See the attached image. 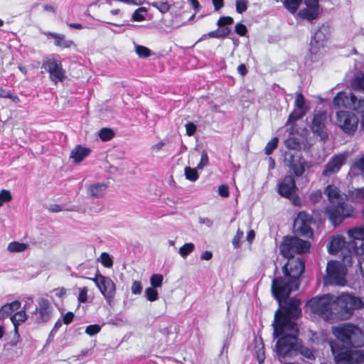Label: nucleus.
<instances>
[{
    "instance_id": "nucleus-37",
    "label": "nucleus",
    "mask_w": 364,
    "mask_h": 364,
    "mask_svg": "<svg viewBox=\"0 0 364 364\" xmlns=\"http://www.w3.org/2000/svg\"><path fill=\"white\" fill-rule=\"evenodd\" d=\"M151 6L157 9L161 13L165 14L170 9V5L166 1L151 3Z\"/></svg>"
},
{
    "instance_id": "nucleus-32",
    "label": "nucleus",
    "mask_w": 364,
    "mask_h": 364,
    "mask_svg": "<svg viewBox=\"0 0 364 364\" xmlns=\"http://www.w3.org/2000/svg\"><path fill=\"white\" fill-rule=\"evenodd\" d=\"M134 51L141 58H147L151 55V51L146 46L134 43Z\"/></svg>"
},
{
    "instance_id": "nucleus-11",
    "label": "nucleus",
    "mask_w": 364,
    "mask_h": 364,
    "mask_svg": "<svg viewBox=\"0 0 364 364\" xmlns=\"http://www.w3.org/2000/svg\"><path fill=\"white\" fill-rule=\"evenodd\" d=\"M358 119L350 112L339 111L336 113V124L346 134H353L358 127Z\"/></svg>"
},
{
    "instance_id": "nucleus-31",
    "label": "nucleus",
    "mask_w": 364,
    "mask_h": 364,
    "mask_svg": "<svg viewBox=\"0 0 364 364\" xmlns=\"http://www.w3.org/2000/svg\"><path fill=\"white\" fill-rule=\"evenodd\" d=\"M307 109L296 108L289 116L287 124H294L298 119L302 118L306 113Z\"/></svg>"
},
{
    "instance_id": "nucleus-38",
    "label": "nucleus",
    "mask_w": 364,
    "mask_h": 364,
    "mask_svg": "<svg viewBox=\"0 0 364 364\" xmlns=\"http://www.w3.org/2000/svg\"><path fill=\"white\" fill-rule=\"evenodd\" d=\"M350 109L363 114L364 113V99L358 100L355 96V100H353V105Z\"/></svg>"
},
{
    "instance_id": "nucleus-45",
    "label": "nucleus",
    "mask_w": 364,
    "mask_h": 364,
    "mask_svg": "<svg viewBox=\"0 0 364 364\" xmlns=\"http://www.w3.org/2000/svg\"><path fill=\"white\" fill-rule=\"evenodd\" d=\"M100 329H101V327L99 325H97V324L90 325L86 327L85 333L87 335L92 336H95V334H97V333H99Z\"/></svg>"
},
{
    "instance_id": "nucleus-63",
    "label": "nucleus",
    "mask_w": 364,
    "mask_h": 364,
    "mask_svg": "<svg viewBox=\"0 0 364 364\" xmlns=\"http://www.w3.org/2000/svg\"><path fill=\"white\" fill-rule=\"evenodd\" d=\"M218 32H220V38H225L230 33V29L228 27H225L218 30Z\"/></svg>"
},
{
    "instance_id": "nucleus-8",
    "label": "nucleus",
    "mask_w": 364,
    "mask_h": 364,
    "mask_svg": "<svg viewBox=\"0 0 364 364\" xmlns=\"http://www.w3.org/2000/svg\"><path fill=\"white\" fill-rule=\"evenodd\" d=\"M319 14V4L318 0H304L295 18L300 21L312 22Z\"/></svg>"
},
{
    "instance_id": "nucleus-64",
    "label": "nucleus",
    "mask_w": 364,
    "mask_h": 364,
    "mask_svg": "<svg viewBox=\"0 0 364 364\" xmlns=\"http://www.w3.org/2000/svg\"><path fill=\"white\" fill-rule=\"evenodd\" d=\"M7 97H10V91L0 87V97L7 98Z\"/></svg>"
},
{
    "instance_id": "nucleus-7",
    "label": "nucleus",
    "mask_w": 364,
    "mask_h": 364,
    "mask_svg": "<svg viewBox=\"0 0 364 364\" xmlns=\"http://www.w3.org/2000/svg\"><path fill=\"white\" fill-rule=\"evenodd\" d=\"M331 32L326 25L320 26L314 33L310 41L309 58L312 62L321 59L326 52Z\"/></svg>"
},
{
    "instance_id": "nucleus-43",
    "label": "nucleus",
    "mask_w": 364,
    "mask_h": 364,
    "mask_svg": "<svg viewBox=\"0 0 364 364\" xmlns=\"http://www.w3.org/2000/svg\"><path fill=\"white\" fill-rule=\"evenodd\" d=\"M247 0H237L235 2L236 11L238 14H242L247 9Z\"/></svg>"
},
{
    "instance_id": "nucleus-24",
    "label": "nucleus",
    "mask_w": 364,
    "mask_h": 364,
    "mask_svg": "<svg viewBox=\"0 0 364 364\" xmlns=\"http://www.w3.org/2000/svg\"><path fill=\"white\" fill-rule=\"evenodd\" d=\"M90 153V149L89 148L77 146L72 150L70 156L75 163H80L84 160Z\"/></svg>"
},
{
    "instance_id": "nucleus-57",
    "label": "nucleus",
    "mask_w": 364,
    "mask_h": 364,
    "mask_svg": "<svg viewBox=\"0 0 364 364\" xmlns=\"http://www.w3.org/2000/svg\"><path fill=\"white\" fill-rule=\"evenodd\" d=\"M321 197L322 194L321 191H314L310 195V199L314 203H317L319 201Z\"/></svg>"
},
{
    "instance_id": "nucleus-4",
    "label": "nucleus",
    "mask_w": 364,
    "mask_h": 364,
    "mask_svg": "<svg viewBox=\"0 0 364 364\" xmlns=\"http://www.w3.org/2000/svg\"><path fill=\"white\" fill-rule=\"evenodd\" d=\"M332 333L346 348L331 342L330 346L335 361L338 364H358L364 360L363 350H348V348H359L364 344V335L358 326L345 323L332 327Z\"/></svg>"
},
{
    "instance_id": "nucleus-34",
    "label": "nucleus",
    "mask_w": 364,
    "mask_h": 364,
    "mask_svg": "<svg viewBox=\"0 0 364 364\" xmlns=\"http://www.w3.org/2000/svg\"><path fill=\"white\" fill-rule=\"evenodd\" d=\"M195 249V245L192 242L186 243L179 249L180 255L186 258L189 254H191Z\"/></svg>"
},
{
    "instance_id": "nucleus-49",
    "label": "nucleus",
    "mask_w": 364,
    "mask_h": 364,
    "mask_svg": "<svg viewBox=\"0 0 364 364\" xmlns=\"http://www.w3.org/2000/svg\"><path fill=\"white\" fill-rule=\"evenodd\" d=\"M353 86L358 90H364V74L360 77H357L353 81Z\"/></svg>"
},
{
    "instance_id": "nucleus-51",
    "label": "nucleus",
    "mask_w": 364,
    "mask_h": 364,
    "mask_svg": "<svg viewBox=\"0 0 364 364\" xmlns=\"http://www.w3.org/2000/svg\"><path fill=\"white\" fill-rule=\"evenodd\" d=\"M233 23V18L230 16H223L220 17L218 21V26L220 27L224 26L225 25H230Z\"/></svg>"
},
{
    "instance_id": "nucleus-18",
    "label": "nucleus",
    "mask_w": 364,
    "mask_h": 364,
    "mask_svg": "<svg viewBox=\"0 0 364 364\" xmlns=\"http://www.w3.org/2000/svg\"><path fill=\"white\" fill-rule=\"evenodd\" d=\"M353 100H355V95L353 93L341 92L333 98V102L336 107H344L350 109Z\"/></svg>"
},
{
    "instance_id": "nucleus-22",
    "label": "nucleus",
    "mask_w": 364,
    "mask_h": 364,
    "mask_svg": "<svg viewBox=\"0 0 364 364\" xmlns=\"http://www.w3.org/2000/svg\"><path fill=\"white\" fill-rule=\"evenodd\" d=\"M346 240L343 235H337L333 236L328 247V251L331 254H336L344 247Z\"/></svg>"
},
{
    "instance_id": "nucleus-28",
    "label": "nucleus",
    "mask_w": 364,
    "mask_h": 364,
    "mask_svg": "<svg viewBox=\"0 0 364 364\" xmlns=\"http://www.w3.org/2000/svg\"><path fill=\"white\" fill-rule=\"evenodd\" d=\"M28 248V245L19 242H11L7 246V250L11 253L23 252Z\"/></svg>"
},
{
    "instance_id": "nucleus-27",
    "label": "nucleus",
    "mask_w": 364,
    "mask_h": 364,
    "mask_svg": "<svg viewBox=\"0 0 364 364\" xmlns=\"http://www.w3.org/2000/svg\"><path fill=\"white\" fill-rule=\"evenodd\" d=\"M348 237L352 240H362L364 242V225L355 227L347 230Z\"/></svg>"
},
{
    "instance_id": "nucleus-2",
    "label": "nucleus",
    "mask_w": 364,
    "mask_h": 364,
    "mask_svg": "<svg viewBox=\"0 0 364 364\" xmlns=\"http://www.w3.org/2000/svg\"><path fill=\"white\" fill-rule=\"evenodd\" d=\"M299 305L298 299H292L287 306H282V311L277 310L274 314L273 336L279 338L275 350L279 358L290 356L298 348L295 320L301 314Z\"/></svg>"
},
{
    "instance_id": "nucleus-5",
    "label": "nucleus",
    "mask_w": 364,
    "mask_h": 364,
    "mask_svg": "<svg viewBox=\"0 0 364 364\" xmlns=\"http://www.w3.org/2000/svg\"><path fill=\"white\" fill-rule=\"evenodd\" d=\"M327 196L329 205L326 208V213L329 220L336 226L339 224L344 218L350 217L353 213V208L346 204L347 196L341 193L335 185H328L324 191Z\"/></svg>"
},
{
    "instance_id": "nucleus-3",
    "label": "nucleus",
    "mask_w": 364,
    "mask_h": 364,
    "mask_svg": "<svg viewBox=\"0 0 364 364\" xmlns=\"http://www.w3.org/2000/svg\"><path fill=\"white\" fill-rule=\"evenodd\" d=\"M363 305L360 297L344 292L337 296L325 294L314 297L308 302L311 311L326 321L347 320L352 316L354 310L363 308Z\"/></svg>"
},
{
    "instance_id": "nucleus-35",
    "label": "nucleus",
    "mask_w": 364,
    "mask_h": 364,
    "mask_svg": "<svg viewBox=\"0 0 364 364\" xmlns=\"http://www.w3.org/2000/svg\"><path fill=\"white\" fill-rule=\"evenodd\" d=\"M164 277L161 274H154L150 277V284L152 287H161L163 284Z\"/></svg>"
},
{
    "instance_id": "nucleus-6",
    "label": "nucleus",
    "mask_w": 364,
    "mask_h": 364,
    "mask_svg": "<svg viewBox=\"0 0 364 364\" xmlns=\"http://www.w3.org/2000/svg\"><path fill=\"white\" fill-rule=\"evenodd\" d=\"M352 264L353 256L350 253L343 256V263L337 261L328 262L324 283L330 285L345 286L347 284L346 266H350Z\"/></svg>"
},
{
    "instance_id": "nucleus-42",
    "label": "nucleus",
    "mask_w": 364,
    "mask_h": 364,
    "mask_svg": "<svg viewBox=\"0 0 364 364\" xmlns=\"http://www.w3.org/2000/svg\"><path fill=\"white\" fill-rule=\"evenodd\" d=\"M278 141V139L274 137L267 144L265 147L266 154L269 155L272 153V151L277 148Z\"/></svg>"
},
{
    "instance_id": "nucleus-52",
    "label": "nucleus",
    "mask_w": 364,
    "mask_h": 364,
    "mask_svg": "<svg viewBox=\"0 0 364 364\" xmlns=\"http://www.w3.org/2000/svg\"><path fill=\"white\" fill-rule=\"evenodd\" d=\"M235 32L241 36H245L247 32L246 26L241 23H238L235 25Z\"/></svg>"
},
{
    "instance_id": "nucleus-46",
    "label": "nucleus",
    "mask_w": 364,
    "mask_h": 364,
    "mask_svg": "<svg viewBox=\"0 0 364 364\" xmlns=\"http://www.w3.org/2000/svg\"><path fill=\"white\" fill-rule=\"evenodd\" d=\"M87 287H82L79 289V294L77 296L78 301L80 303H85L87 300Z\"/></svg>"
},
{
    "instance_id": "nucleus-33",
    "label": "nucleus",
    "mask_w": 364,
    "mask_h": 364,
    "mask_svg": "<svg viewBox=\"0 0 364 364\" xmlns=\"http://www.w3.org/2000/svg\"><path fill=\"white\" fill-rule=\"evenodd\" d=\"M156 288L150 287L145 289V296L149 301H154L159 299V293Z\"/></svg>"
},
{
    "instance_id": "nucleus-48",
    "label": "nucleus",
    "mask_w": 364,
    "mask_h": 364,
    "mask_svg": "<svg viewBox=\"0 0 364 364\" xmlns=\"http://www.w3.org/2000/svg\"><path fill=\"white\" fill-rule=\"evenodd\" d=\"M244 233L243 232L238 229L235 236L232 240V245L235 248H237L240 246L241 239L243 237Z\"/></svg>"
},
{
    "instance_id": "nucleus-1",
    "label": "nucleus",
    "mask_w": 364,
    "mask_h": 364,
    "mask_svg": "<svg viewBox=\"0 0 364 364\" xmlns=\"http://www.w3.org/2000/svg\"><path fill=\"white\" fill-rule=\"evenodd\" d=\"M310 243L296 237H286L280 245L281 254L288 259L283 267L284 278H275L272 280V291L279 306L288 305V298L293 290L298 289L299 279L304 270V263L301 258L294 257L296 253L307 252Z\"/></svg>"
},
{
    "instance_id": "nucleus-13",
    "label": "nucleus",
    "mask_w": 364,
    "mask_h": 364,
    "mask_svg": "<svg viewBox=\"0 0 364 364\" xmlns=\"http://www.w3.org/2000/svg\"><path fill=\"white\" fill-rule=\"evenodd\" d=\"M44 67L49 73L50 80L55 84L62 82L65 79V71L62 68L60 61L54 58L48 59L44 63Z\"/></svg>"
},
{
    "instance_id": "nucleus-30",
    "label": "nucleus",
    "mask_w": 364,
    "mask_h": 364,
    "mask_svg": "<svg viewBox=\"0 0 364 364\" xmlns=\"http://www.w3.org/2000/svg\"><path fill=\"white\" fill-rule=\"evenodd\" d=\"M304 0H284V7L292 14H296L298 8H299Z\"/></svg>"
},
{
    "instance_id": "nucleus-62",
    "label": "nucleus",
    "mask_w": 364,
    "mask_h": 364,
    "mask_svg": "<svg viewBox=\"0 0 364 364\" xmlns=\"http://www.w3.org/2000/svg\"><path fill=\"white\" fill-rule=\"evenodd\" d=\"M213 257V254L210 251H205L200 255V259L203 260H210Z\"/></svg>"
},
{
    "instance_id": "nucleus-15",
    "label": "nucleus",
    "mask_w": 364,
    "mask_h": 364,
    "mask_svg": "<svg viewBox=\"0 0 364 364\" xmlns=\"http://www.w3.org/2000/svg\"><path fill=\"white\" fill-rule=\"evenodd\" d=\"M51 314L52 306L50 302L44 298L39 299L38 306L33 313L36 316V321L38 323L48 321L51 317Z\"/></svg>"
},
{
    "instance_id": "nucleus-14",
    "label": "nucleus",
    "mask_w": 364,
    "mask_h": 364,
    "mask_svg": "<svg viewBox=\"0 0 364 364\" xmlns=\"http://www.w3.org/2000/svg\"><path fill=\"white\" fill-rule=\"evenodd\" d=\"M311 217L306 213L302 211L299 213L297 217L294 220L295 231L306 237H311L313 232L309 226Z\"/></svg>"
},
{
    "instance_id": "nucleus-21",
    "label": "nucleus",
    "mask_w": 364,
    "mask_h": 364,
    "mask_svg": "<svg viewBox=\"0 0 364 364\" xmlns=\"http://www.w3.org/2000/svg\"><path fill=\"white\" fill-rule=\"evenodd\" d=\"M45 35L48 38H53L55 40L54 44L58 47L67 48L71 47L74 44L73 41L66 40L65 36L63 34H58L52 32H46L45 33Z\"/></svg>"
},
{
    "instance_id": "nucleus-29",
    "label": "nucleus",
    "mask_w": 364,
    "mask_h": 364,
    "mask_svg": "<svg viewBox=\"0 0 364 364\" xmlns=\"http://www.w3.org/2000/svg\"><path fill=\"white\" fill-rule=\"evenodd\" d=\"M349 198L355 203H364V188H356L349 192Z\"/></svg>"
},
{
    "instance_id": "nucleus-44",
    "label": "nucleus",
    "mask_w": 364,
    "mask_h": 364,
    "mask_svg": "<svg viewBox=\"0 0 364 364\" xmlns=\"http://www.w3.org/2000/svg\"><path fill=\"white\" fill-rule=\"evenodd\" d=\"M294 105L296 108L306 109L305 106V99L302 94H297L294 102Z\"/></svg>"
},
{
    "instance_id": "nucleus-36",
    "label": "nucleus",
    "mask_w": 364,
    "mask_h": 364,
    "mask_svg": "<svg viewBox=\"0 0 364 364\" xmlns=\"http://www.w3.org/2000/svg\"><path fill=\"white\" fill-rule=\"evenodd\" d=\"M184 172L186 178L191 181H196L198 178V174L196 168L186 167Z\"/></svg>"
},
{
    "instance_id": "nucleus-10",
    "label": "nucleus",
    "mask_w": 364,
    "mask_h": 364,
    "mask_svg": "<svg viewBox=\"0 0 364 364\" xmlns=\"http://www.w3.org/2000/svg\"><path fill=\"white\" fill-rule=\"evenodd\" d=\"M296 191L297 188L295 184V181L291 176H287L278 184L279 194L284 198H289L294 205H299L300 200L296 196Z\"/></svg>"
},
{
    "instance_id": "nucleus-60",
    "label": "nucleus",
    "mask_w": 364,
    "mask_h": 364,
    "mask_svg": "<svg viewBox=\"0 0 364 364\" xmlns=\"http://www.w3.org/2000/svg\"><path fill=\"white\" fill-rule=\"evenodd\" d=\"M74 314L72 312H68L63 316V322L65 324H69L73 319Z\"/></svg>"
},
{
    "instance_id": "nucleus-20",
    "label": "nucleus",
    "mask_w": 364,
    "mask_h": 364,
    "mask_svg": "<svg viewBox=\"0 0 364 364\" xmlns=\"http://www.w3.org/2000/svg\"><path fill=\"white\" fill-rule=\"evenodd\" d=\"M349 253L353 256V262L355 259L358 261L361 274L364 277V242L360 245V246L355 245L353 247Z\"/></svg>"
},
{
    "instance_id": "nucleus-19",
    "label": "nucleus",
    "mask_w": 364,
    "mask_h": 364,
    "mask_svg": "<svg viewBox=\"0 0 364 364\" xmlns=\"http://www.w3.org/2000/svg\"><path fill=\"white\" fill-rule=\"evenodd\" d=\"M29 302L30 303L33 302L32 299L28 298V301L26 302V304L23 307V309L17 311L16 314H13L11 316V321L14 326V332H15V334L17 336L18 338H20V336H19L18 331V326L20 325L21 323L25 322L27 320L28 316L26 313V306L28 304Z\"/></svg>"
},
{
    "instance_id": "nucleus-55",
    "label": "nucleus",
    "mask_w": 364,
    "mask_h": 364,
    "mask_svg": "<svg viewBox=\"0 0 364 364\" xmlns=\"http://www.w3.org/2000/svg\"><path fill=\"white\" fill-rule=\"evenodd\" d=\"M354 166L364 174V155L355 161Z\"/></svg>"
},
{
    "instance_id": "nucleus-12",
    "label": "nucleus",
    "mask_w": 364,
    "mask_h": 364,
    "mask_svg": "<svg viewBox=\"0 0 364 364\" xmlns=\"http://www.w3.org/2000/svg\"><path fill=\"white\" fill-rule=\"evenodd\" d=\"M328 120L327 113L324 111H318L314 114L310 125L311 131L322 139L327 137L326 125Z\"/></svg>"
},
{
    "instance_id": "nucleus-61",
    "label": "nucleus",
    "mask_w": 364,
    "mask_h": 364,
    "mask_svg": "<svg viewBox=\"0 0 364 364\" xmlns=\"http://www.w3.org/2000/svg\"><path fill=\"white\" fill-rule=\"evenodd\" d=\"M212 2L215 11H218L224 6L223 0H212Z\"/></svg>"
},
{
    "instance_id": "nucleus-25",
    "label": "nucleus",
    "mask_w": 364,
    "mask_h": 364,
    "mask_svg": "<svg viewBox=\"0 0 364 364\" xmlns=\"http://www.w3.org/2000/svg\"><path fill=\"white\" fill-rule=\"evenodd\" d=\"M254 350L259 363L264 361L265 358L264 345L261 337L255 338Z\"/></svg>"
},
{
    "instance_id": "nucleus-39",
    "label": "nucleus",
    "mask_w": 364,
    "mask_h": 364,
    "mask_svg": "<svg viewBox=\"0 0 364 364\" xmlns=\"http://www.w3.org/2000/svg\"><path fill=\"white\" fill-rule=\"evenodd\" d=\"M100 262L104 267H107V268H110L113 265L112 258L107 252H102L101 254Z\"/></svg>"
},
{
    "instance_id": "nucleus-17",
    "label": "nucleus",
    "mask_w": 364,
    "mask_h": 364,
    "mask_svg": "<svg viewBox=\"0 0 364 364\" xmlns=\"http://www.w3.org/2000/svg\"><path fill=\"white\" fill-rule=\"evenodd\" d=\"M107 189V185L103 182H97L88 185L86 187L87 194L91 198H102L105 197Z\"/></svg>"
},
{
    "instance_id": "nucleus-50",
    "label": "nucleus",
    "mask_w": 364,
    "mask_h": 364,
    "mask_svg": "<svg viewBox=\"0 0 364 364\" xmlns=\"http://www.w3.org/2000/svg\"><path fill=\"white\" fill-rule=\"evenodd\" d=\"M132 293L133 294H140L142 291V286L140 282L134 281L131 287Z\"/></svg>"
},
{
    "instance_id": "nucleus-56",
    "label": "nucleus",
    "mask_w": 364,
    "mask_h": 364,
    "mask_svg": "<svg viewBox=\"0 0 364 364\" xmlns=\"http://www.w3.org/2000/svg\"><path fill=\"white\" fill-rule=\"evenodd\" d=\"M218 193L223 197H228L229 196V189L228 186L226 185H221L218 188Z\"/></svg>"
},
{
    "instance_id": "nucleus-53",
    "label": "nucleus",
    "mask_w": 364,
    "mask_h": 364,
    "mask_svg": "<svg viewBox=\"0 0 364 364\" xmlns=\"http://www.w3.org/2000/svg\"><path fill=\"white\" fill-rule=\"evenodd\" d=\"M141 11H145V9L142 7L136 10L132 14V18L135 21H141L144 19V16L141 14Z\"/></svg>"
},
{
    "instance_id": "nucleus-40",
    "label": "nucleus",
    "mask_w": 364,
    "mask_h": 364,
    "mask_svg": "<svg viewBox=\"0 0 364 364\" xmlns=\"http://www.w3.org/2000/svg\"><path fill=\"white\" fill-rule=\"evenodd\" d=\"M113 136L114 132L110 129L103 128L99 132L100 138L104 141L111 139Z\"/></svg>"
},
{
    "instance_id": "nucleus-16",
    "label": "nucleus",
    "mask_w": 364,
    "mask_h": 364,
    "mask_svg": "<svg viewBox=\"0 0 364 364\" xmlns=\"http://www.w3.org/2000/svg\"><path fill=\"white\" fill-rule=\"evenodd\" d=\"M348 157V153L344 152L333 156L329 161L326 164L323 175L328 176L331 174L337 173L343 164H344Z\"/></svg>"
},
{
    "instance_id": "nucleus-9",
    "label": "nucleus",
    "mask_w": 364,
    "mask_h": 364,
    "mask_svg": "<svg viewBox=\"0 0 364 364\" xmlns=\"http://www.w3.org/2000/svg\"><path fill=\"white\" fill-rule=\"evenodd\" d=\"M104 296L108 304H110L115 295L116 287L114 282L107 277L97 274L94 278H90Z\"/></svg>"
},
{
    "instance_id": "nucleus-23",
    "label": "nucleus",
    "mask_w": 364,
    "mask_h": 364,
    "mask_svg": "<svg viewBox=\"0 0 364 364\" xmlns=\"http://www.w3.org/2000/svg\"><path fill=\"white\" fill-rule=\"evenodd\" d=\"M21 304L19 301H14L11 303L6 304L0 309V319L12 316V314L21 309Z\"/></svg>"
},
{
    "instance_id": "nucleus-41",
    "label": "nucleus",
    "mask_w": 364,
    "mask_h": 364,
    "mask_svg": "<svg viewBox=\"0 0 364 364\" xmlns=\"http://www.w3.org/2000/svg\"><path fill=\"white\" fill-rule=\"evenodd\" d=\"M11 200L12 196L9 191L3 189L0 191V207H1L4 203L9 202Z\"/></svg>"
},
{
    "instance_id": "nucleus-26",
    "label": "nucleus",
    "mask_w": 364,
    "mask_h": 364,
    "mask_svg": "<svg viewBox=\"0 0 364 364\" xmlns=\"http://www.w3.org/2000/svg\"><path fill=\"white\" fill-rule=\"evenodd\" d=\"M307 164V162L301 159L293 160L290 164V169L296 176H301L304 173Z\"/></svg>"
},
{
    "instance_id": "nucleus-54",
    "label": "nucleus",
    "mask_w": 364,
    "mask_h": 364,
    "mask_svg": "<svg viewBox=\"0 0 364 364\" xmlns=\"http://www.w3.org/2000/svg\"><path fill=\"white\" fill-rule=\"evenodd\" d=\"M186 132L188 136H192L196 131V126L193 122H188L186 124Z\"/></svg>"
},
{
    "instance_id": "nucleus-59",
    "label": "nucleus",
    "mask_w": 364,
    "mask_h": 364,
    "mask_svg": "<svg viewBox=\"0 0 364 364\" xmlns=\"http://www.w3.org/2000/svg\"><path fill=\"white\" fill-rule=\"evenodd\" d=\"M44 11L55 14L56 11V7L54 4H46L42 6Z\"/></svg>"
},
{
    "instance_id": "nucleus-58",
    "label": "nucleus",
    "mask_w": 364,
    "mask_h": 364,
    "mask_svg": "<svg viewBox=\"0 0 364 364\" xmlns=\"http://www.w3.org/2000/svg\"><path fill=\"white\" fill-rule=\"evenodd\" d=\"M53 292L57 297L63 298L66 294V289L64 287H59L53 289Z\"/></svg>"
},
{
    "instance_id": "nucleus-47",
    "label": "nucleus",
    "mask_w": 364,
    "mask_h": 364,
    "mask_svg": "<svg viewBox=\"0 0 364 364\" xmlns=\"http://www.w3.org/2000/svg\"><path fill=\"white\" fill-rule=\"evenodd\" d=\"M208 161L209 159L207 153L205 151H203L201 153L200 161L197 166V168L203 169L208 164Z\"/></svg>"
}]
</instances>
